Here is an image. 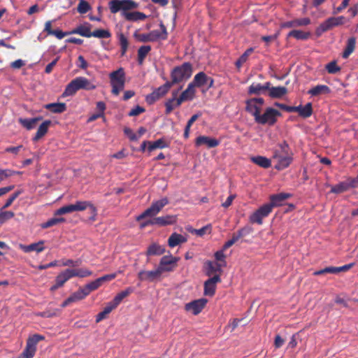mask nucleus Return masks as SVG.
Masks as SVG:
<instances>
[{
    "label": "nucleus",
    "mask_w": 358,
    "mask_h": 358,
    "mask_svg": "<svg viewBox=\"0 0 358 358\" xmlns=\"http://www.w3.org/2000/svg\"><path fill=\"white\" fill-rule=\"evenodd\" d=\"M124 133L131 141H136L139 138V136H137V134H134L132 129L129 127H125L124 129Z\"/></svg>",
    "instance_id": "62"
},
{
    "label": "nucleus",
    "mask_w": 358,
    "mask_h": 358,
    "mask_svg": "<svg viewBox=\"0 0 358 358\" xmlns=\"http://www.w3.org/2000/svg\"><path fill=\"white\" fill-rule=\"evenodd\" d=\"M133 292L134 289L132 287H127L124 290L118 293L111 301L117 307L122 301Z\"/></svg>",
    "instance_id": "35"
},
{
    "label": "nucleus",
    "mask_w": 358,
    "mask_h": 358,
    "mask_svg": "<svg viewBox=\"0 0 358 358\" xmlns=\"http://www.w3.org/2000/svg\"><path fill=\"white\" fill-rule=\"evenodd\" d=\"M195 90L193 84L189 83L185 90L178 96L177 104H182L184 101L193 99Z\"/></svg>",
    "instance_id": "21"
},
{
    "label": "nucleus",
    "mask_w": 358,
    "mask_h": 358,
    "mask_svg": "<svg viewBox=\"0 0 358 358\" xmlns=\"http://www.w3.org/2000/svg\"><path fill=\"white\" fill-rule=\"evenodd\" d=\"M151 50L150 45H143L141 46L138 50V62L139 64H142L145 59L146 56Z\"/></svg>",
    "instance_id": "38"
},
{
    "label": "nucleus",
    "mask_w": 358,
    "mask_h": 358,
    "mask_svg": "<svg viewBox=\"0 0 358 358\" xmlns=\"http://www.w3.org/2000/svg\"><path fill=\"white\" fill-rule=\"evenodd\" d=\"M325 69H327L329 73L335 74L341 71V67H339L336 61H332L328 63Z\"/></svg>",
    "instance_id": "53"
},
{
    "label": "nucleus",
    "mask_w": 358,
    "mask_h": 358,
    "mask_svg": "<svg viewBox=\"0 0 358 358\" xmlns=\"http://www.w3.org/2000/svg\"><path fill=\"white\" fill-rule=\"evenodd\" d=\"M80 90H82L80 78L79 77H76L66 85L62 96L64 97L73 96Z\"/></svg>",
    "instance_id": "16"
},
{
    "label": "nucleus",
    "mask_w": 358,
    "mask_h": 358,
    "mask_svg": "<svg viewBox=\"0 0 358 358\" xmlns=\"http://www.w3.org/2000/svg\"><path fill=\"white\" fill-rule=\"evenodd\" d=\"M280 115L278 110L268 108L263 115L257 117L255 122L260 124L273 125L276 122V117Z\"/></svg>",
    "instance_id": "9"
},
{
    "label": "nucleus",
    "mask_w": 358,
    "mask_h": 358,
    "mask_svg": "<svg viewBox=\"0 0 358 358\" xmlns=\"http://www.w3.org/2000/svg\"><path fill=\"white\" fill-rule=\"evenodd\" d=\"M43 242L39 241L38 243H34L28 245H25L23 244L19 245V248L21 249L24 252H31L32 251H36L37 252H41L44 250Z\"/></svg>",
    "instance_id": "26"
},
{
    "label": "nucleus",
    "mask_w": 358,
    "mask_h": 358,
    "mask_svg": "<svg viewBox=\"0 0 358 358\" xmlns=\"http://www.w3.org/2000/svg\"><path fill=\"white\" fill-rule=\"evenodd\" d=\"M120 44L121 46L122 55H124L127 50L129 43L127 38L122 34L120 36Z\"/></svg>",
    "instance_id": "57"
},
{
    "label": "nucleus",
    "mask_w": 358,
    "mask_h": 358,
    "mask_svg": "<svg viewBox=\"0 0 358 358\" xmlns=\"http://www.w3.org/2000/svg\"><path fill=\"white\" fill-rule=\"evenodd\" d=\"M292 112H297L303 118L309 117L313 113L312 103H308L305 106H292Z\"/></svg>",
    "instance_id": "22"
},
{
    "label": "nucleus",
    "mask_w": 358,
    "mask_h": 358,
    "mask_svg": "<svg viewBox=\"0 0 358 358\" xmlns=\"http://www.w3.org/2000/svg\"><path fill=\"white\" fill-rule=\"evenodd\" d=\"M209 80L210 77L207 76L205 73L199 72L195 75L193 81L190 83L193 84L194 87L196 86L202 87L208 84Z\"/></svg>",
    "instance_id": "27"
},
{
    "label": "nucleus",
    "mask_w": 358,
    "mask_h": 358,
    "mask_svg": "<svg viewBox=\"0 0 358 358\" xmlns=\"http://www.w3.org/2000/svg\"><path fill=\"white\" fill-rule=\"evenodd\" d=\"M72 273L71 268H67L64 271L61 272L55 278V281L57 282V285L63 286L69 279L72 278Z\"/></svg>",
    "instance_id": "31"
},
{
    "label": "nucleus",
    "mask_w": 358,
    "mask_h": 358,
    "mask_svg": "<svg viewBox=\"0 0 358 358\" xmlns=\"http://www.w3.org/2000/svg\"><path fill=\"white\" fill-rule=\"evenodd\" d=\"M251 161L255 164L266 169L271 166V160L265 157L257 156L251 157Z\"/></svg>",
    "instance_id": "36"
},
{
    "label": "nucleus",
    "mask_w": 358,
    "mask_h": 358,
    "mask_svg": "<svg viewBox=\"0 0 358 358\" xmlns=\"http://www.w3.org/2000/svg\"><path fill=\"white\" fill-rule=\"evenodd\" d=\"M178 99L170 98L165 102V113L170 114L176 108L179 107L181 104H177Z\"/></svg>",
    "instance_id": "40"
},
{
    "label": "nucleus",
    "mask_w": 358,
    "mask_h": 358,
    "mask_svg": "<svg viewBox=\"0 0 358 358\" xmlns=\"http://www.w3.org/2000/svg\"><path fill=\"white\" fill-rule=\"evenodd\" d=\"M221 282L220 275H215L204 282V294L212 296L215 294L216 290V284Z\"/></svg>",
    "instance_id": "12"
},
{
    "label": "nucleus",
    "mask_w": 358,
    "mask_h": 358,
    "mask_svg": "<svg viewBox=\"0 0 358 358\" xmlns=\"http://www.w3.org/2000/svg\"><path fill=\"white\" fill-rule=\"evenodd\" d=\"M87 208H89L91 214L90 220L92 221H95L97 215V209L96 206L91 201H90L89 206H87Z\"/></svg>",
    "instance_id": "64"
},
{
    "label": "nucleus",
    "mask_w": 358,
    "mask_h": 358,
    "mask_svg": "<svg viewBox=\"0 0 358 358\" xmlns=\"http://www.w3.org/2000/svg\"><path fill=\"white\" fill-rule=\"evenodd\" d=\"M280 153L279 154V157H280V160L278 164L275 165V168L278 169H281L285 167H287L289 166L290 163L289 158L286 157V155L287 154V151L289 149V146L287 143H284L282 145H280Z\"/></svg>",
    "instance_id": "18"
},
{
    "label": "nucleus",
    "mask_w": 358,
    "mask_h": 358,
    "mask_svg": "<svg viewBox=\"0 0 358 358\" xmlns=\"http://www.w3.org/2000/svg\"><path fill=\"white\" fill-rule=\"evenodd\" d=\"M327 22L331 28H333L334 27L343 24L345 22V17L343 16L331 17L327 19Z\"/></svg>",
    "instance_id": "47"
},
{
    "label": "nucleus",
    "mask_w": 358,
    "mask_h": 358,
    "mask_svg": "<svg viewBox=\"0 0 358 358\" xmlns=\"http://www.w3.org/2000/svg\"><path fill=\"white\" fill-rule=\"evenodd\" d=\"M206 303L207 300L206 299L194 300L185 304V310L187 312H192L194 315H196L202 311Z\"/></svg>",
    "instance_id": "11"
},
{
    "label": "nucleus",
    "mask_w": 358,
    "mask_h": 358,
    "mask_svg": "<svg viewBox=\"0 0 358 358\" xmlns=\"http://www.w3.org/2000/svg\"><path fill=\"white\" fill-rule=\"evenodd\" d=\"M44 108L54 113H62L66 110L64 103H51L44 106Z\"/></svg>",
    "instance_id": "30"
},
{
    "label": "nucleus",
    "mask_w": 358,
    "mask_h": 358,
    "mask_svg": "<svg viewBox=\"0 0 358 358\" xmlns=\"http://www.w3.org/2000/svg\"><path fill=\"white\" fill-rule=\"evenodd\" d=\"M287 92L285 87H273L269 85L267 91V95L271 98L278 99L282 97Z\"/></svg>",
    "instance_id": "24"
},
{
    "label": "nucleus",
    "mask_w": 358,
    "mask_h": 358,
    "mask_svg": "<svg viewBox=\"0 0 358 358\" xmlns=\"http://www.w3.org/2000/svg\"><path fill=\"white\" fill-rule=\"evenodd\" d=\"M116 276H117V273H114L107 274L103 276H101V277L97 278V280L99 282V283L101 284V285H102V284L103 282H107V281H110V280L115 279L116 278Z\"/></svg>",
    "instance_id": "63"
},
{
    "label": "nucleus",
    "mask_w": 358,
    "mask_h": 358,
    "mask_svg": "<svg viewBox=\"0 0 358 358\" xmlns=\"http://www.w3.org/2000/svg\"><path fill=\"white\" fill-rule=\"evenodd\" d=\"M269 85H271L270 82H266L264 84L260 83H252L248 87V94H267V91L269 87Z\"/></svg>",
    "instance_id": "17"
},
{
    "label": "nucleus",
    "mask_w": 358,
    "mask_h": 358,
    "mask_svg": "<svg viewBox=\"0 0 358 358\" xmlns=\"http://www.w3.org/2000/svg\"><path fill=\"white\" fill-rule=\"evenodd\" d=\"M87 294H86L83 287H80L78 291L73 293L70 297L73 302L84 299Z\"/></svg>",
    "instance_id": "46"
},
{
    "label": "nucleus",
    "mask_w": 358,
    "mask_h": 358,
    "mask_svg": "<svg viewBox=\"0 0 358 358\" xmlns=\"http://www.w3.org/2000/svg\"><path fill=\"white\" fill-rule=\"evenodd\" d=\"M291 196L289 193H279L270 196V204L272 207L281 206L285 204L286 201Z\"/></svg>",
    "instance_id": "19"
},
{
    "label": "nucleus",
    "mask_w": 358,
    "mask_h": 358,
    "mask_svg": "<svg viewBox=\"0 0 358 358\" xmlns=\"http://www.w3.org/2000/svg\"><path fill=\"white\" fill-rule=\"evenodd\" d=\"M168 203L169 199L166 197H164L159 200L152 202L148 208L136 217V221H141L148 217H152L155 216Z\"/></svg>",
    "instance_id": "4"
},
{
    "label": "nucleus",
    "mask_w": 358,
    "mask_h": 358,
    "mask_svg": "<svg viewBox=\"0 0 358 358\" xmlns=\"http://www.w3.org/2000/svg\"><path fill=\"white\" fill-rule=\"evenodd\" d=\"M101 284L98 281L97 279H96L94 281L90 282V283L87 284L83 287V289H85L86 294L87 296L90 294V292L96 290L98 288L101 287Z\"/></svg>",
    "instance_id": "49"
},
{
    "label": "nucleus",
    "mask_w": 358,
    "mask_h": 358,
    "mask_svg": "<svg viewBox=\"0 0 358 358\" xmlns=\"http://www.w3.org/2000/svg\"><path fill=\"white\" fill-rule=\"evenodd\" d=\"M273 207L270 203L263 205L250 216V222L251 223L262 224L263 219L267 217L271 213Z\"/></svg>",
    "instance_id": "7"
},
{
    "label": "nucleus",
    "mask_w": 358,
    "mask_h": 358,
    "mask_svg": "<svg viewBox=\"0 0 358 358\" xmlns=\"http://www.w3.org/2000/svg\"><path fill=\"white\" fill-rule=\"evenodd\" d=\"M44 337L38 334H34L29 337L27 341L25 349L23 350L21 357L22 358H32L35 355L36 351L37 343L43 340Z\"/></svg>",
    "instance_id": "5"
},
{
    "label": "nucleus",
    "mask_w": 358,
    "mask_h": 358,
    "mask_svg": "<svg viewBox=\"0 0 358 358\" xmlns=\"http://www.w3.org/2000/svg\"><path fill=\"white\" fill-rule=\"evenodd\" d=\"M207 266L206 275L208 276L212 275L214 273L220 272L221 267L223 266L221 263L214 264L211 262H208Z\"/></svg>",
    "instance_id": "42"
},
{
    "label": "nucleus",
    "mask_w": 358,
    "mask_h": 358,
    "mask_svg": "<svg viewBox=\"0 0 358 358\" xmlns=\"http://www.w3.org/2000/svg\"><path fill=\"white\" fill-rule=\"evenodd\" d=\"M155 225L159 227H164L167 225H172L176 223L177 216L173 215H166L165 216H161L154 217Z\"/></svg>",
    "instance_id": "20"
},
{
    "label": "nucleus",
    "mask_w": 358,
    "mask_h": 358,
    "mask_svg": "<svg viewBox=\"0 0 358 358\" xmlns=\"http://www.w3.org/2000/svg\"><path fill=\"white\" fill-rule=\"evenodd\" d=\"M89 201H77L74 203L77 211H83L87 208Z\"/></svg>",
    "instance_id": "61"
},
{
    "label": "nucleus",
    "mask_w": 358,
    "mask_h": 358,
    "mask_svg": "<svg viewBox=\"0 0 358 358\" xmlns=\"http://www.w3.org/2000/svg\"><path fill=\"white\" fill-rule=\"evenodd\" d=\"M310 23V20L308 17H303L292 20V27L306 26Z\"/></svg>",
    "instance_id": "56"
},
{
    "label": "nucleus",
    "mask_w": 358,
    "mask_h": 358,
    "mask_svg": "<svg viewBox=\"0 0 358 358\" xmlns=\"http://www.w3.org/2000/svg\"><path fill=\"white\" fill-rule=\"evenodd\" d=\"M82 90H93L96 85L85 77L79 76Z\"/></svg>",
    "instance_id": "45"
},
{
    "label": "nucleus",
    "mask_w": 358,
    "mask_h": 358,
    "mask_svg": "<svg viewBox=\"0 0 358 358\" xmlns=\"http://www.w3.org/2000/svg\"><path fill=\"white\" fill-rule=\"evenodd\" d=\"M138 6V3L131 0H111L108 3V7L111 13L115 14L122 11V15L127 21L132 22L143 20L147 17L143 13L139 11L128 12V10L137 8Z\"/></svg>",
    "instance_id": "1"
},
{
    "label": "nucleus",
    "mask_w": 358,
    "mask_h": 358,
    "mask_svg": "<svg viewBox=\"0 0 358 358\" xmlns=\"http://www.w3.org/2000/svg\"><path fill=\"white\" fill-rule=\"evenodd\" d=\"M70 33L90 38L91 37L90 24H87V25H80L70 31Z\"/></svg>",
    "instance_id": "34"
},
{
    "label": "nucleus",
    "mask_w": 358,
    "mask_h": 358,
    "mask_svg": "<svg viewBox=\"0 0 358 358\" xmlns=\"http://www.w3.org/2000/svg\"><path fill=\"white\" fill-rule=\"evenodd\" d=\"M91 36L99 38H108L111 36V34L108 30L105 29H96L91 32Z\"/></svg>",
    "instance_id": "50"
},
{
    "label": "nucleus",
    "mask_w": 358,
    "mask_h": 358,
    "mask_svg": "<svg viewBox=\"0 0 358 358\" xmlns=\"http://www.w3.org/2000/svg\"><path fill=\"white\" fill-rule=\"evenodd\" d=\"M178 260V259L177 257H174L171 255L162 257L157 267L161 275L164 272L173 271L177 266Z\"/></svg>",
    "instance_id": "10"
},
{
    "label": "nucleus",
    "mask_w": 358,
    "mask_h": 358,
    "mask_svg": "<svg viewBox=\"0 0 358 358\" xmlns=\"http://www.w3.org/2000/svg\"><path fill=\"white\" fill-rule=\"evenodd\" d=\"M331 27L329 24L327 22V20H326L324 22L320 24V26L316 29L317 35H320L322 33L325 32L329 29H331Z\"/></svg>",
    "instance_id": "60"
},
{
    "label": "nucleus",
    "mask_w": 358,
    "mask_h": 358,
    "mask_svg": "<svg viewBox=\"0 0 358 358\" xmlns=\"http://www.w3.org/2000/svg\"><path fill=\"white\" fill-rule=\"evenodd\" d=\"M15 213L12 211H3L0 212V224H3L6 221L13 218Z\"/></svg>",
    "instance_id": "55"
},
{
    "label": "nucleus",
    "mask_w": 358,
    "mask_h": 358,
    "mask_svg": "<svg viewBox=\"0 0 358 358\" xmlns=\"http://www.w3.org/2000/svg\"><path fill=\"white\" fill-rule=\"evenodd\" d=\"M211 229H212L211 224H207V225L201 227V229H194V233L199 236H202L207 233L210 234Z\"/></svg>",
    "instance_id": "59"
},
{
    "label": "nucleus",
    "mask_w": 358,
    "mask_h": 358,
    "mask_svg": "<svg viewBox=\"0 0 358 358\" xmlns=\"http://www.w3.org/2000/svg\"><path fill=\"white\" fill-rule=\"evenodd\" d=\"M253 231V229L250 226H245L241 229H238L236 234L238 235V237L241 239L248 235H250Z\"/></svg>",
    "instance_id": "51"
},
{
    "label": "nucleus",
    "mask_w": 358,
    "mask_h": 358,
    "mask_svg": "<svg viewBox=\"0 0 358 358\" xmlns=\"http://www.w3.org/2000/svg\"><path fill=\"white\" fill-rule=\"evenodd\" d=\"M161 273L158 268H157L152 271H144L142 270L138 273V278L141 281H150L152 282L156 279H158L161 277Z\"/></svg>",
    "instance_id": "15"
},
{
    "label": "nucleus",
    "mask_w": 358,
    "mask_h": 358,
    "mask_svg": "<svg viewBox=\"0 0 358 358\" xmlns=\"http://www.w3.org/2000/svg\"><path fill=\"white\" fill-rule=\"evenodd\" d=\"M165 252V248L157 243H152L148 246L146 255L147 256H154V255H161L164 254Z\"/></svg>",
    "instance_id": "33"
},
{
    "label": "nucleus",
    "mask_w": 358,
    "mask_h": 358,
    "mask_svg": "<svg viewBox=\"0 0 358 358\" xmlns=\"http://www.w3.org/2000/svg\"><path fill=\"white\" fill-rule=\"evenodd\" d=\"M91 9V6L89 3L86 1L81 0L79 3L77 10L80 14H85Z\"/></svg>",
    "instance_id": "54"
},
{
    "label": "nucleus",
    "mask_w": 358,
    "mask_h": 358,
    "mask_svg": "<svg viewBox=\"0 0 358 358\" xmlns=\"http://www.w3.org/2000/svg\"><path fill=\"white\" fill-rule=\"evenodd\" d=\"M66 221L64 217H52L41 224L43 229H47L52 226L63 223Z\"/></svg>",
    "instance_id": "44"
},
{
    "label": "nucleus",
    "mask_w": 358,
    "mask_h": 358,
    "mask_svg": "<svg viewBox=\"0 0 358 358\" xmlns=\"http://www.w3.org/2000/svg\"><path fill=\"white\" fill-rule=\"evenodd\" d=\"M330 92V88L328 86L325 85H319L309 90L308 94L311 96H316L329 94Z\"/></svg>",
    "instance_id": "29"
},
{
    "label": "nucleus",
    "mask_w": 358,
    "mask_h": 358,
    "mask_svg": "<svg viewBox=\"0 0 358 358\" xmlns=\"http://www.w3.org/2000/svg\"><path fill=\"white\" fill-rule=\"evenodd\" d=\"M167 147L162 138L158 139L154 142L148 141V150L152 151L157 148H164Z\"/></svg>",
    "instance_id": "48"
},
{
    "label": "nucleus",
    "mask_w": 358,
    "mask_h": 358,
    "mask_svg": "<svg viewBox=\"0 0 358 358\" xmlns=\"http://www.w3.org/2000/svg\"><path fill=\"white\" fill-rule=\"evenodd\" d=\"M22 172L15 171L10 169H0V182L4 179L10 177L15 174H21Z\"/></svg>",
    "instance_id": "52"
},
{
    "label": "nucleus",
    "mask_w": 358,
    "mask_h": 358,
    "mask_svg": "<svg viewBox=\"0 0 358 358\" xmlns=\"http://www.w3.org/2000/svg\"><path fill=\"white\" fill-rule=\"evenodd\" d=\"M172 85L169 83V80H167L164 85H161L158 88L155 89L152 93L147 95L145 100L148 104H152L155 101H157L160 98L165 96Z\"/></svg>",
    "instance_id": "8"
},
{
    "label": "nucleus",
    "mask_w": 358,
    "mask_h": 358,
    "mask_svg": "<svg viewBox=\"0 0 358 358\" xmlns=\"http://www.w3.org/2000/svg\"><path fill=\"white\" fill-rule=\"evenodd\" d=\"M350 188V185H349L348 182H341L334 186H332L331 192L335 194H341L348 190Z\"/></svg>",
    "instance_id": "39"
},
{
    "label": "nucleus",
    "mask_w": 358,
    "mask_h": 358,
    "mask_svg": "<svg viewBox=\"0 0 358 358\" xmlns=\"http://www.w3.org/2000/svg\"><path fill=\"white\" fill-rule=\"evenodd\" d=\"M72 276L86 278L93 275V272L87 268H71Z\"/></svg>",
    "instance_id": "37"
},
{
    "label": "nucleus",
    "mask_w": 358,
    "mask_h": 358,
    "mask_svg": "<svg viewBox=\"0 0 358 358\" xmlns=\"http://www.w3.org/2000/svg\"><path fill=\"white\" fill-rule=\"evenodd\" d=\"M74 211H77L74 203L69 204L67 206H64L59 208V209H57L55 212V215H61L71 213Z\"/></svg>",
    "instance_id": "43"
},
{
    "label": "nucleus",
    "mask_w": 358,
    "mask_h": 358,
    "mask_svg": "<svg viewBox=\"0 0 358 358\" xmlns=\"http://www.w3.org/2000/svg\"><path fill=\"white\" fill-rule=\"evenodd\" d=\"M52 124L50 120H45L38 127L36 135L33 138V141H38L42 137H43L48 132L50 126Z\"/></svg>",
    "instance_id": "23"
},
{
    "label": "nucleus",
    "mask_w": 358,
    "mask_h": 358,
    "mask_svg": "<svg viewBox=\"0 0 358 358\" xmlns=\"http://www.w3.org/2000/svg\"><path fill=\"white\" fill-rule=\"evenodd\" d=\"M192 74V66L189 62H185L180 66L174 67L171 72V85L180 83L189 79Z\"/></svg>",
    "instance_id": "2"
},
{
    "label": "nucleus",
    "mask_w": 358,
    "mask_h": 358,
    "mask_svg": "<svg viewBox=\"0 0 358 358\" xmlns=\"http://www.w3.org/2000/svg\"><path fill=\"white\" fill-rule=\"evenodd\" d=\"M220 145V141L206 136H199L195 140V145L199 147L206 145L208 148H213Z\"/></svg>",
    "instance_id": "14"
},
{
    "label": "nucleus",
    "mask_w": 358,
    "mask_h": 358,
    "mask_svg": "<svg viewBox=\"0 0 358 358\" xmlns=\"http://www.w3.org/2000/svg\"><path fill=\"white\" fill-rule=\"evenodd\" d=\"M110 84L119 85L120 87H124L125 73L122 68H120L110 73Z\"/></svg>",
    "instance_id": "13"
},
{
    "label": "nucleus",
    "mask_w": 358,
    "mask_h": 358,
    "mask_svg": "<svg viewBox=\"0 0 358 358\" xmlns=\"http://www.w3.org/2000/svg\"><path fill=\"white\" fill-rule=\"evenodd\" d=\"M21 193L22 192L19 190L10 195V197L6 200L5 204L2 207V209L8 208Z\"/></svg>",
    "instance_id": "58"
},
{
    "label": "nucleus",
    "mask_w": 358,
    "mask_h": 358,
    "mask_svg": "<svg viewBox=\"0 0 358 358\" xmlns=\"http://www.w3.org/2000/svg\"><path fill=\"white\" fill-rule=\"evenodd\" d=\"M311 36L310 31L292 29V37L297 40H306Z\"/></svg>",
    "instance_id": "41"
},
{
    "label": "nucleus",
    "mask_w": 358,
    "mask_h": 358,
    "mask_svg": "<svg viewBox=\"0 0 358 358\" xmlns=\"http://www.w3.org/2000/svg\"><path fill=\"white\" fill-rule=\"evenodd\" d=\"M187 238L181 234L177 233H173L168 239L169 246L174 248L180 243H185Z\"/></svg>",
    "instance_id": "28"
},
{
    "label": "nucleus",
    "mask_w": 358,
    "mask_h": 358,
    "mask_svg": "<svg viewBox=\"0 0 358 358\" xmlns=\"http://www.w3.org/2000/svg\"><path fill=\"white\" fill-rule=\"evenodd\" d=\"M264 103V99L263 98H252L246 100L245 101V110L252 115L255 120L257 116L260 115L262 108Z\"/></svg>",
    "instance_id": "6"
},
{
    "label": "nucleus",
    "mask_w": 358,
    "mask_h": 358,
    "mask_svg": "<svg viewBox=\"0 0 358 358\" xmlns=\"http://www.w3.org/2000/svg\"><path fill=\"white\" fill-rule=\"evenodd\" d=\"M356 46V38L350 37L348 39L346 46L342 54L344 59H347L355 50Z\"/></svg>",
    "instance_id": "32"
},
{
    "label": "nucleus",
    "mask_w": 358,
    "mask_h": 358,
    "mask_svg": "<svg viewBox=\"0 0 358 358\" xmlns=\"http://www.w3.org/2000/svg\"><path fill=\"white\" fill-rule=\"evenodd\" d=\"M43 120V117L38 116L34 118H20L19 122L22 127L27 130H31L35 128L36 124Z\"/></svg>",
    "instance_id": "25"
},
{
    "label": "nucleus",
    "mask_w": 358,
    "mask_h": 358,
    "mask_svg": "<svg viewBox=\"0 0 358 358\" xmlns=\"http://www.w3.org/2000/svg\"><path fill=\"white\" fill-rule=\"evenodd\" d=\"M161 31L158 30H152L147 34H138L135 32L134 36L135 38L143 43L154 42L159 39L166 40L168 37V32L165 25L160 24Z\"/></svg>",
    "instance_id": "3"
}]
</instances>
